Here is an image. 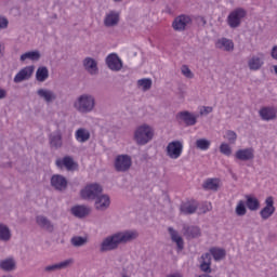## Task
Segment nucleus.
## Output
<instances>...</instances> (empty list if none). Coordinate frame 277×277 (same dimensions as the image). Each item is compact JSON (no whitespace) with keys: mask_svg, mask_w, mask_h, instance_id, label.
<instances>
[{"mask_svg":"<svg viewBox=\"0 0 277 277\" xmlns=\"http://www.w3.org/2000/svg\"><path fill=\"white\" fill-rule=\"evenodd\" d=\"M138 234L135 230H123L117 232L110 236H107L100 243V252H114V250H118L121 245L131 243V241H135L137 239Z\"/></svg>","mask_w":277,"mask_h":277,"instance_id":"f257e3e1","label":"nucleus"},{"mask_svg":"<svg viewBox=\"0 0 277 277\" xmlns=\"http://www.w3.org/2000/svg\"><path fill=\"white\" fill-rule=\"evenodd\" d=\"M154 137L155 130L149 124H141L134 130L133 140L137 146H146Z\"/></svg>","mask_w":277,"mask_h":277,"instance_id":"f03ea898","label":"nucleus"},{"mask_svg":"<svg viewBox=\"0 0 277 277\" xmlns=\"http://www.w3.org/2000/svg\"><path fill=\"white\" fill-rule=\"evenodd\" d=\"M96 107V97L92 94H81L74 102V108L79 111V114H91Z\"/></svg>","mask_w":277,"mask_h":277,"instance_id":"7ed1b4c3","label":"nucleus"},{"mask_svg":"<svg viewBox=\"0 0 277 277\" xmlns=\"http://www.w3.org/2000/svg\"><path fill=\"white\" fill-rule=\"evenodd\" d=\"M194 24V19L190 15L181 14L176 16L172 22V28L174 31H186Z\"/></svg>","mask_w":277,"mask_h":277,"instance_id":"20e7f679","label":"nucleus"},{"mask_svg":"<svg viewBox=\"0 0 277 277\" xmlns=\"http://www.w3.org/2000/svg\"><path fill=\"white\" fill-rule=\"evenodd\" d=\"M131 166H133V160L127 154L118 155L114 162L116 172H129Z\"/></svg>","mask_w":277,"mask_h":277,"instance_id":"39448f33","label":"nucleus"},{"mask_svg":"<svg viewBox=\"0 0 277 277\" xmlns=\"http://www.w3.org/2000/svg\"><path fill=\"white\" fill-rule=\"evenodd\" d=\"M102 194L103 186L101 184H91L81 190V198L83 200H95Z\"/></svg>","mask_w":277,"mask_h":277,"instance_id":"423d86ee","label":"nucleus"},{"mask_svg":"<svg viewBox=\"0 0 277 277\" xmlns=\"http://www.w3.org/2000/svg\"><path fill=\"white\" fill-rule=\"evenodd\" d=\"M246 14H247L246 10H243L241 8L234 10L227 16V25L232 29H237V27H239V25H241V19L246 18Z\"/></svg>","mask_w":277,"mask_h":277,"instance_id":"0eeeda50","label":"nucleus"},{"mask_svg":"<svg viewBox=\"0 0 277 277\" xmlns=\"http://www.w3.org/2000/svg\"><path fill=\"white\" fill-rule=\"evenodd\" d=\"M167 157L170 159H179L183 155V143L181 141H172L167 145Z\"/></svg>","mask_w":277,"mask_h":277,"instance_id":"6e6552de","label":"nucleus"},{"mask_svg":"<svg viewBox=\"0 0 277 277\" xmlns=\"http://www.w3.org/2000/svg\"><path fill=\"white\" fill-rule=\"evenodd\" d=\"M55 166L61 170L62 168H65L67 172H75L76 170H79V163H77L71 156H65L63 159H56Z\"/></svg>","mask_w":277,"mask_h":277,"instance_id":"1a4fd4ad","label":"nucleus"},{"mask_svg":"<svg viewBox=\"0 0 277 277\" xmlns=\"http://www.w3.org/2000/svg\"><path fill=\"white\" fill-rule=\"evenodd\" d=\"M36 67L34 65L22 68L14 77V83H23V81H29L34 75Z\"/></svg>","mask_w":277,"mask_h":277,"instance_id":"9d476101","label":"nucleus"},{"mask_svg":"<svg viewBox=\"0 0 277 277\" xmlns=\"http://www.w3.org/2000/svg\"><path fill=\"white\" fill-rule=\"evenodd\" d=\"M51 186L56 189V192H66L68 189V180L62 174H54L50 180Z\"/></svg>","mask_w":277,"mask_h":277,"instance_id":"9b49d317","label":"nucleus"},{"mask_svg":"<svg viewBox=\"0 0 277 277\" xmlns=\"http://www.w3.org/2000/svg\"><path fill=\"white\" fill-rule=\"evenodd\" d=\"M176 119L184 122L186 127H194L198 122V115H194L188 110L177 113Z\"/></svg>","mask_w":277,"mask_h":277,"instance_id":"f8f14e48","label":"nucleus"},{"mask_svg":"<svg viewBox=\"0 0 277 277\" xmlns=\"http://www.w3.org/2000/svg\"><path fill=\"white\" fill-rule=\"evenodd\" d=\"M259 116H260L261 120H264L265 122L276 120V118H277V108L275 106H263L259 110Z\"/></svg>","mask_w":277,"mask_h":277,"instance_id":"ddd939ff","label":"nucleus"},{"mask_svg":"<svg viewBox=\"0 0 277 277\" xmlns=\"http://www.w3.org/2000/svg\"><path fill=\"white\" fill-rule=\"evenodd\" d=\"M265 207L260 211L262 220H269L274 213H276V207H274V197L269 196L265 199Z\"/></svg>","mask_w":277,"mask_h":277,"instance_id":"4468645a","label":"nucleus"},{"mask_svg":"<svg viewBox=\"0 0 277 277\" xmlns=\"http://www.w3.org/2000/svg\"><path fill=\"white\" fill-rule=\"evenodd\" d=\"M106 66L109 70L118 72L119 70H122V60H120L118 54L111 53L106 57Z\"/></svg>","mask_w":277,"mask_h":277,"instance_id":"2eb2a0df","label":"nucleus"},{"mask_svg":"<svg viewBox=\"0 0 277 277\" xmlns=\"http://www.w3.org/2000/svg\"><path fill=\"white\" fill-rule=\"evenodd\" d=\"M110 205L111 199L109 198V195H105L103 193L94 200V208L96 211H107Z\"/></svg>","mask_w":277,"mask_h":277,"instance_id":"dca6fc26","label":"nucleus"},{"mask_svg":"<svg viewBox=\"0 0 277 277\" xmlns=\"http://www.w3.org/2000/svg\"><path fill=\"white\" fill-rule=\"evenodd\" d=\"M182 234L186 239L190 240L198 239V237L202 235V232H200V227L198 226L184 224L182 228Z\"/></svg>","mask_w":277,"mask_h":277,"instance_id":"f3484780","label":"nucleus"},{"mask_svg":"<svg viewBox=\"0 0 277 277\" xmlns=\"http://www.w3.org/2000/svg\"><path fill=\"white\" fill-rule=\"evenodd\" d=\"M82 66L92 77L98 75V62L96 60L88 56L82 61Z\"/></svg>","mask_w":277,"mask_h":277,"instance_id":"a211bd4d","label":"nucleus"},{"mask_svg":"<svg viewBox=\"0 0 277 277\" xmlns=\"http://www.w3.org/2000/svg\"><path fill=\"white\" fill-rule=\"evenodd\" d=\"M196 211H198V201L196 200H188L180 206V213L183 215H194Z\"/></svg>","mask_w":277,"mask_h":277,"instance_id":"6ab92c4d","label":"nucleus"},{"mask_svg":"<svg viewBox=\"0 0 277 277\" xmlns=\"http://www.w3.org/2000/svg\"><path fill=\"white\" fill-rule=\"evenodd\" d=\"M72 263H74L72 259L65 260L61 263L45 266L43 268V272H45V274H53V272H60L62 269H66V268L70 267V265H72Z\"/></svg>","mask_w":277,"mask_h":277,"instance_id":"aec40b11","label":"nucleus"},{"mask_svg":"<svg viewBox=\"0 0 277 277\" xmlns=\"http://www.w3.org/2000/svg\"><path fill=\"white\" fill-rule=\"evenodd\" d=\"M263 64H265V55H263V53L253 55L248 61L249 70H261V68H263Z\"/></svg>","mask_w":277,"mask_h":277,"instance_id":"412c9836","label":"nucleus"},{"mask_svg":"<svg viewBox=\"0 0 277 277\" xmlns=\"http://www.w3.org/2000/svg\"><path fill=\"white\" fill-rule=\"evenodd\" d=\"M235 157L238 159V161H252V159H254V148L249 147L245 149H238L235 153Z\"/></svg>","mask_w":277,"mask_h":277,"instance_id":"4be33fe9","label":"nucleus"},{"mask_svg":"<svg viewBox=\"0 0 277 277\" xmlns=\"http://www.w3.org/2000/svg\"><path fill=\"white\" fill-rule=\"evenodd\" d=\"M168 233H169L173 243H176L177 252H182V250L185 249V241L183 240V237H181L179 235V232H176V229H174L173 227H169Z\"/></svg>","mask_w":277,"mask_h":277,"instance_id":"5701e85b","label":"nucleus"},{"mask_svg":"<svg viewBox=\"0 0 277 277\" xmlns=\"http://www.w3.org/2000/svg\"><path fill=\"white\" fill-rule=\"evenodd\" d=\"M36 223L40 228H43V230H48V233H53L55 230V225H53L51 220L44 215L36 216Z\"/></svg>","mask_w":277,"mask_h":277,"instance_id":"b1692460","label":"nucleus"},{"mask_svg":"<svg viewBox=\"0 0 277 277\" xmlns=\"http://www.w3.org/2000/svg\"><path fill=\"white\" fill-rule=\"evenodd\" d=\"M90 208L87 206H74L70 209L71 215H74V217H78L79 220L88 217V215H90Z\"/></svg>","mask_w":277,"mask_h":277,"instance_id":"393cba45","label":"nucleus"},{"mask_svg":"<svg viewBox=\"0 0 277 277\" xmlns=\"http://www.w3.org/2000/svg\"><path fill=\"white\" fill-rule=\"evenodd\" d=\"M120 23V14L115 11H110L104 19L105 27H116Z\"/></svg>","mask_w":277,"mask_h":277,"instance_id":"a878e982","label":"nucleus"},{"mask_svg":"<svg viewBox=\"0 0 277 277\" xmlns=\"http://www.w3.org/2000/svg\"><path fill=\"white\" fill-rule=\"evenodd\" d=\"M37 94L38 96H40V98H43L45 103H53V101L57 98V95L55 94V92L49 89H39L37 91Z\"/></svg>","mask_w":277,"mask_h":277,"instance_id":"bb28decb","label":"nucleus"},{"mask_svg":"<svg viewBox=\"0 0 277 277\" xmlns=\"http://www.w3.org/2000/svg\"><path fill=\"white\" fill-rule=\"evenodd\" d=\"M40 57H42V54L38 50L28 51L21 55L19 62H27V60L30 62H40Z\"/></svg>","mask_w":277,"mask_h":277,"instance_id":"cd10ccee","label":"nucleus"},{"mask_svg":"<svg viewBox=\"0 0 277 277\" xmlns=\"http://www.w3.org/2000/svg\"><path fill=\"white\" fill-rule=\"evenodd\" d=\"M200 271L205 274H211V253H203L201 255Z\"/></svg>","mask_w":277,"mask_h":277,"instance_id":"c85d7f7f","label":"nucleus"},{"mask_svg":"<svg viewBox=\"0 0 277 277\" xmlns=\"http://www.w3.org/2000/svg\"><path fill=\"white\" fill-rule=\"evenodd\" d=\"M246 207L249 211H259L261 209V202L256 199V197H252L250 195H246Z\"/></svg>","mask_w":277,"mask_h":277,"instance_id":"c756f323","label":"nucleus"},{"mask_svg":"<svg viewBox=\"0 0 277 277\" xmlns=\"http://www.w3.org/2000/svg\"><path fill=\"white\" fill-rule=\"evenodd\" d=\"M0 269L3 272H14L16 269V261L13 258L2 260L0 262Z\"/></svg>","mask_w":277,"mask_h":277,"instance_id":"7c9ffc66","label":"nucleus"},{"mask_svg":"<svg viewBox=\"0 0 277 277\" xmlns=\"http://www.w3.org/2000/svg\"><path fill=\"white\" fill-rule=\"evenodd\" d=\"M90 130L85 128H80L76 131V140L80 142V144H85L90 140Z\"/></svg>","mask_w":277,"mask_h":277,"instance_id":"2f4dec72","label":"nucleus"},{"mask_svg":"<svg viewBox=\"0 0 277 277\" xmlns=\"http://www.w3.org/2000/svg\"><path fill=\"white\" fill-rule=\"evenodd\" d=\"M202 188L211 192H217L220 189V180L208 179L203 182Z\"/></svg>","mask_w":277,"mask_h":277,"instance_id":"473e14b6","label":"nucleus"},{"mask_svg":"<svg viewBox=\"0 0 277 277\" xmlns=\"http://www.w3.org/2000/svg\"><path fill=\"white\" fill-rule=\"evenodd\" d=\"M216 49H224V51H233L235 49V43H233V40L230 39L222 38L217 40Z\"/></svg>","mask_w":277,"mask_h":277,"instance_id":"72a5a7b5","label":"nucleus"},{"mask_svg":"<svg viewBox=\"0 0 277 277\" xmlns=\"http://www.w3.org/2000/svg\"><path fill=\"white\" fill-rule=\"evenodd\" d=\"M50 140V146L51 148H55L57 150L58 148H62V133L56 132L53 134H50L49 136Z\"/></svg>","mask_w":277,"mask_h":277,"instance_id":"f704fd0d","label":"nucleus"},{"mask_svg":"<svg viewBox=\"0 0 277 277\" xmlns=\"http://www.w3.org/2000/svg\"><path fill=\"white\" fill-rule=\"evenodd\" d=\"M12 239V230L8 225L0 223V241L8 242Z\"/></svg>","mask_w":277,"mask_h":277,"instance_id":"c9c22d12","label":"nucleus"},{"mask_svg":"<svg viewBox=\"0 0 277 277\" xmlns=\"http://www.w3.org/2000/svg\"><path fill=\"white\" fill-rule=\"evenodd\" d=\"M36 79L43 83V81L49 79V68L47 67H39L36 71Z\"/></svg>","mask_w":277,"mask_h":277,"instance_id":"e433bc0d","label":"nucleus"},{"mask_svg":"<svg viewBox=\"0 0 277 277\" xmlns=\"http://www.w3.org/2000/svg\"><path fill=\"white\" fill-rule=\"evenodd\" d=\"M210 254L213 256L214 261H222L226 256V250L219 248H211Z\"/></svg>","mask_w":277,"mask_h":277,"instance_id":"4c0bfd02","label":"nucleus"},{"mask_svg":"<svg viewBox=\"0 0 277 277\" xmlns=\"http://www.w3.org/2000/svg\"><path fill=\"white\" fill-rule=\"evenodd\" d=\"M138 88H143V92H148L153 88V80L150 78H143L137 80Z\"/></svg>","mask_w":277,"mask_h":277,"instance_id":"58836bf2","label":"nucleus"},{"mask_svg":"<svg viewBox=\"0 0 277 277\" xmlns=\"http://www.w3.org/2000/svg\"><path fill=\"white\" fill-rule=\"evenodd\" d=\"M71 246L74 248H81L88 243V238L87 237H81V236H74L70 240Z\"/></svg>","mask_w":277,"mask_h":277,"instance_id":"ea45409f","label":"nucleus"},{"mask_svg":"<svg viewBox=\"0 0 277 277\" xmlns=\"http://www.w3.org/2000/svg\"><path fill=\"white\" fill-rule=\"evenodd\" d=\"M235 213L236 215H238V217H243V215H246V213H248V209L246 208V201L243 200H239L236 209H235Z\"/></svg>","mask_w":277,"mask_h":277,"instance_id":"a19ab883","label":"nucleus"},{"mask_svg":"<svg viewBox=\"0 0 277 277\" xmlns=\"http://www.w3.org/2000/svg\"><path fill=\"white\" fill-rule=\"evenodd\" d=\"M211 147V141L207 138H199L196 141V148L199 150H209Z\"/></svg>","mask_w":277,"mask_h":277,"instance_id":"79ce46f5","label":"nucleus"},{"mask_svg":"<svg viewBox=\"0 0 277 277\" xmlns=\"http://www.w3.org/2000/svg\"><path fill=\"white\" fill-rule=\"evenodd\" d=\"M220 153H222V155H225V157H230V155H233V148H230V145H228L227 143H222L220 145Z\"/></svg>","mask_w":277,"mask_h":277,"instance_id":"37998d69","label":"nucleus"},{"mask_svg":"<svg viewBox=\"0 0 277 277\" xmlns=\"http://www.w3.org/2000/svg\"><path fill=\"white\" fill-rule=\"evenodd\" d=\"M224 137L229 144H235V142H237V133L233 130H227Z\"/></svg>","mask_w":277,"mask_h":277,"instance_id":"c03bdc74","label":"nucleus"},{"mask_svg":"<svg viewBox=\"0 0 277 277\" xmlns=\"http://www.w3.org/2000/svg\"><path fill=\"white\" fill-rule=\"evenodd\" d=\"M182 75L186 77V79H194V72H192V69L187 65L182 66Z\"/></svg>","mask_w":277,"mask_h":277,"instance_id":"a18cd8bd","label":"nucleus"},{"mask_svg":"<svg viewBox=\"0 0 277 277\" xmlns=\"http://www.w3.org/2000/svg\"><path fill=\"white\" fill-rule=\"evenodd\" d=\"M213 111V107L205 106L202 110H200V116H207Z\"/></svg>","mask_w":277,"mask_h":277,"instance_id":"49530a36","label":"nucleus"},{"mask_svg":"<svg viewBox=\"0 0 277 277\" xmlns=\"http://www.w3.org/2000/svg\"><path fill=\"white\" fill-rule=\"evenodd\" d=\"M8 18L0 17V29H5V27H8Z\"/></svg>","mask_w":277,"mask_h":277,"instance_id":"de8ad7c7","label":"nucleus"},{"mask_svg":"<svg viewBox=\"0 0 277 277\" xmlns=\"http://www.w3.org/2000/svg\"><path fill=\"white\" fill-rule=\"evenodd\" d=\"M271 57H273V60L277 61V45L272 48Z\"/></svg>","mask_w":277,"mask_h":277,"instance_id":"09e8293b","label":"nucleus"},{"mask_svg":"<svg viewBox=\"0 0 277 277\" xmlns=\"http://www.w3.org/2000/svg\"><path fill=\"white\" fill-rule=\"evenodd\" d=\"M8 97V91L5 89H0V101Z\"/></svg>","mask_w":277,"mask_h":277,"instance_id":"8fccbe9b","label":"nucleus"},{"mask_svg":"<svg viewBox=\"0 0 277 277\" xmlns=\"http://www.w3.org/2000/svg\"><path fill=\"white\" fill-rule=\"evenodd\" d=\"M3 51H5V47L0 43V58L3 57Z\"/></svg>","mask_w":277,"mask_h":277,"instance_id":"3c124183","label":"nucleus"},{"mask_svg":"<svg viewBox=\"0 0 277 277\" xmlns=\"http://www.w3.org/2000/svg\"><path fill=\"white\" fill-rule=\"evenodd\" d=\"M114 1H116V2H120V1H122V0H114Z\"/></svg>","mask_w":277,"mask_h":277,"instance_id":"603ef678","label":"nucleus"}]
</instances>
